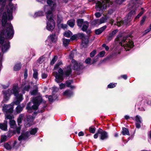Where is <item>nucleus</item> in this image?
Listing matches in <instances>:
<instances>
[{"label": "nucleus", "instance_id": "nucleus-1", "mask_svg": "<svg viewBox=\"0 0 151 151\" xmlns=\"http://www.w3.org/2000/svg\"><path fill=\"white\" fill-rule=\"evenodd\" d=\"M14 9V6L12 3H10L7 7V14L6 12L3 13L2 20V24L3 26H5L6 27L5 30L2 31L0 34V37L3 38L4 36L8 39H11L13 35V27L11 24L6 23L7 17L9 20L12 19V12Z\"/></svg>", "mask_w": 151, "mask_h": 151}, {"label": "nucleus", "instance_id": "nucleus-2", "mask_svg": "<svg viewBox=\"0 0 151 151\" xmlns=\"http://www.w3.org/2000/svg\"><path fill=\"white\" fill-rule=\"evenodd\" d=\"M30 88V86L28 85L25 87L22 86L19 89L17 86H14L11 90H8L4 92V98L3 101L6 102L9 99L11 94H13L16 97L17 101L15 102L14 103L16 105L19 104L20 101L23 99L22 95L20 93H19L20 91H22L23 93H24L25 91H28Z\"/></svg>", "mask_w": 151, "mask_h": 151}, {"label": "nucleus", "instance_id": "nucleus-3", "mask_svg": "<svg viewBox=\"0 0 151 151\" xmlns=\"http://www.w3.org/2000/svg\"><path fill=\"white\" fill-rule=\"evenodd\" d=\"M71 72V69L70 66L68 67L67 69L64 71V73L63 70L61 68H59L58 70V73L55 72L53 73V75L55 78V81L57 83L62 81L64 79V75H65L67 76H68Z\"/></svg>", "mask_w": 151, "mask_h": 151}, {"label": "nucleus", "instance_id": "nucleus-4", "mask_svg": "<svg viewBox=\"0 0 151 151\" xmlns=\"http://www.w3.org/2000/svg\"><path fill=\"white\" fill-rule=\"evenodd\" d=\"M42 101V98L41 96L33 99L27 105L26 109L27 110V111L29 113H31L32 109L36 110L37 109L40 103Z\"/></svg>", "mask_w": 151, "mask_h": 151}, {"label": "nucleus", "instance_id": "nucleus-5", "mask_svg": "<svg viewBox=\"0 0 151 151\" xmlns=\"http://www.w3.org/2000/svg\"><path fill=\"white\" fill-rule=\"evenodd\" d=\"M46 14L47 19L46 29L49 31H52L55 27V23L54 20L55 15L51 14L49 12H47Z\"/></svg>", "mask_w": 151, "mask_h": 151}, {"label": "nucleus", "instance_id": "nucleus-6", "mask_svg": "<svg viewBox=\"0 0 151 151\" xmlns=\"http://www.w3.org/2000/svg\"><path fill=\"white\" fill-rule=\"evenodd\" d=\"M119 44L121 46L124 47L126 51L129 50L133 46V42L128 39L127 37H124Z\"/></svg>", "mask_w": 151, "mask_h": 151}, {"label": "nucleus", "instance_id": "nucleus-7", "mask_svg": "<svg viewBox=\"0 0 151 151\" xmlns=\"http://www.w3.org/2000/svg\"><path fill=\"white\" fill-rule=\"evenodd\" d=\"M102 3L98 1L96 4V9L97 10L100 11L106 9V7L109 6L110 4H111L110 0H102Z\"/></svg>", "mask_w": 151, "mask_h": 151}, {"label": "nucleus", "instance_id": "nucleus-8", "mask_svg": "<svg viewBox=\"0 0 151 151\" xmlns=\"http://www.w3.org/2000/svg\"><path fill=\"white\" fill-rule=\"evenodd\" d=\"M47 3L48 5H46L44 7V11L46 14L47 12H49L51 14H53L52 12L56 6V3L51 0H47Z\"/></svg>", "mask_w": 151, "mask_h": 151}, {"label": "nucleus", "instance_id": "nucleus-9", "mask_svg": "<svg viewBox=\"0 0 151 151\" xmlns=\"http://www.w3.org/2000/svg\"><path fill=\"white\" fill-rule=\"evenodd\" d=\"M19 141V143H17L16 141H15L14 142L5 143L4 144V147L7 150H11L13 148H17L19 147V144L21 143V141Z\"/></svg>", "mask_w": 151, "mask_h": 151}, {"label": "nucleus", "instance_id": "nucleus-10", "mask_svg": "<svg viewBox=\"0 0 151 151\" xmlns=\"http://www.w3.org/2000/svg\"><path fill=\"white\" fill-rule=\"evenodd\" d=\"M37 132V129L36 128L32 129L30 131V133L29 132H27L24 134H22L18 138L19 141L26 139L30 134H35Z\"/></svg>", "mask_w": 151, "mask_h": 151}, {"label": "nucleus", "instance_id": "nucleus-11", "mask_svg": "<svg viewBox=\"0 0 151 151\" xmlns=\"http://www.w3.org/2000/svg\"><path fill=\"white\" fill-rule=\"evenodd\" d=\"M14 103H12L10 105L4 104L3 107L2 111L4 112L7 113H12L13 112Z\"/></svg>", "mask_w": 151, "mask_h": 151}, {"label": "nucleus", "instance_id": "nucleus-12", "mask_svg": "<svg viewBox=\"0 0 151 151\" xmlns=\"http://www.w3.org/2000/svg\"><path fill=\"white\" fill-rule=\"evenodd\" d=\"M98 133L100 134V137L101 140H103L106 139L108 137L107 133L101 129L98 130Z\"/></svg>", "mask_w": 151, "mask_h": 151}, {"label": "nucleus", "instance_id": "nucleus-13", "mask_svg": "<svg viewBox=\"0 0 151 151\" xmlns=\"http://www.w3.org/2000/svg\"><path fill=\"white\" fill-rule=\"evenodd\" d=\"M107 18L106 16L103 17L101 18L100 20H95L92 23L94 25H96L104 23L106 22Z\"/></svg>", "mask_w": 151, "mask_h": 151}, {"label": "nucleus", "instance_id": "nucleus-14", "mask_svg": "<svg viewBox=\"0 0 151 151\" xmlns=\"http://www.w3.org/2000/svg\"><path fill=\"white\" fill-rule=\"evenodd\" d=\"M34 119V118L32 116H29L27 120V121L25 123V126L27 127L31 125L32 124Z\"/></svg>", "mask_w": 151, "mask_h": 151}, {"label": "nucleus", "instance_id": "nucleus-15", "mask_svg": "<svg viewBox=\"0 0 151 151\" xmlns=\"http://www.w3.org/2000/svg\"><path fill=\"white\" fill-rule=\"evenodd\" d=\"M72 65H73L74 69L75 70H78L79 69L81 68L82 65L81 63H76L74 60H72Z\"/></svg>", "mask_w": 151, "mask_h": 151}, {"label": "nucleus", "instance_id": "nucleus-16", "mask_svg": "<svg viewBox=\"0 0 151 151\" xmlns=\"http://www.w3.org/2000/svg\"><path fill=\"white\" fill-rule=\"evenodd\" d=\"M57 36L55 35H52L48 37L47 41L51 42H54L57 40Z\"/></svg>", "mask_w": 151, "mask_h": 151}, {"label": "nucleus", "instance_id": "nucleus-17", "mask_svg": "<svg viewBox=\"0 0 151 151\" xmlns=\"http://www.w3.org/2000/svg\"><path fill=\"white\" fill-rule=\"evenodd\" d=\"M7 122L6 121L4 122L3 123H0V129H1L6 131L7 129Z\"/></svg>", "mask_w": 151, "mask_h": 151}, {"label": "nucleus", "instance_id": "nucleus-18", "mask_svg": "<svg viewBox=\"0 0 151 151\" xmlns=\"http://www.w3.org/2000/svg\"><path fill=\"white\" fill-rule=\"evenodd\" d=\"M106 28V26H104L98 29L95 30V33L96 35H99Z\"/></svg>", "mask_w": 151, "mask_h": 151}, {"label": "nucleus", "instance_id": "nucleus-19", "mask_svg": "<svg viewBox=\"0 0 151 151\" xmlns=\"http://www.w3.org/2000/svg\"><path fill=\"white\" fill-rule=\"evenodd\" d=\"M9 48V44L8 42L4 44L2 47V52H5Z\"/></svg>", "mask_w": 151, "mask_h": 151}, {"label": "nucleus", "instance_id": "nucleus-20", "mask_svg": "<svg viewBox=\"0 0 151 151\" xmlns=\"http://www.w3.org/2000/svg\"><path fill=\"white\" fill-rule=\"evenodd\" d=\"M24 115L23 114H20L19 116L17 118V122L18 125H19V124L22 123V121L23 119Z\"/></svg>", "mask_w": 151, "mask_h": 151}, {"label": "nucleus", "instance_id": "nucleus-21", "mask_svg": "<svg viewBox=\"0 0 151 151\" xmlns=\"http://www.w3.org/2000/svg\"><path fill=\"white\" fill-rule=\"evenodd\" d=\"M88 27V23L87 22H83L82 29L83 31H86Z\"/></svg>", "mask_w": 151, "mask_h": 151}, {"label": "nucleus", "instance_id": "nucleus-22", "mask_svg": "<svg viewBox=\"0 0 151 151\" xmlns=\"http://www.w3.org/2000/svg\"><path fill=\"white\" fill-rule=\"evenodd\" d=\"M73 94L72 91L69 90H66L63 93V95L67 97H70Z\"/></svg>", "mask_w": 151, "mask_h": 151}, {"label": "nucleus", "instance_id": "nucleus-23", "mask_svg": "<svg viewBox=\"0 0 151 151\" xmlns=\"http://www.w3.org/2000/svg\"><path fill=\"white\" fill-rule=\"evenodd\" d=\"M67 24L71 27H73L75 24V20L73 19L70 20L67 22Z\"/></svg>", "mask_w": 151, "mask_h": 151}, {"label": "nucleus", "instance_id": "nucleus-24", "mask_svg": "<svg viewBox=\"0 0 151 151\" xmlns=\"http://www.w3.org/2000/svg\"><path fill=\"white\" fill-rule=\"evenodd\" d=\"M21 68V64L20 63H18L16 64L14 66V70L15 71L18 70L20 69Z\"/></svg>", "mask_w": 151, "mask_h": 151}, {"label": "nucleus", "instance_id": "nucleus-25", "mask_svg": "<svg viewBox=\"0 0 151 151\" xmlns=\"http://www.w3.org/2000/svg\"><path fill=\"white\" fill-rule=\"evenodd\" d=\"M72 35V32L69 31H66L63 33V35L65 36L68 37H70Z\"/></svg>", "mask_w": 151, "mask_h": 151}, {"label": "nucleus", "instance_id": "nucleus-26", "mask_svg": "<svg viewBox=\"0 0 151 151\" xmlns=\"http://www.w3.org/2000/svg\"><path fill=\"white\" fill-rule=\"evenodd\" d=\"M70 41V40L63 38V42L64 45L65 47L67 46L69 44Z\"/></svg>", "mask_w": 151, "mask_h": 151}, {"label": "nucleus", "instance_id": "nucleus-27", "mask_svg": "<svg viewBox=\"0 0 151 151\" xmlns=\"http://www.w3.org/2000/svg\"><path fill=\"white\" fill-rule=\"evenodd\" d=\"M9 124L11 127L12 128L15 127L16 126L15 121L14 120H10Z\"/></svg>", "mask_w": 151, "mask_h": 151}, {"label": "nucleus", "instance_id": "nucleus-28", "mask_svg": "<svg viewBox=\"0 0 151 151\" xmlns=\"http://www.w3.org/2000/svg\"><path fill=\"white\" fill-rule=\"evenodd\" d=\"M135 120L136 122L139 123H141L142 122V120L141 117L138 115L136 116L135 117Z\"/></svg>", "mask_w": 151, "mask_h": 151}, {"label": "nucleus", "instance_id": "nucleus-29", "mask_svg": "<svg viewBox=\"0 0 151 151\" xmlns=\"http://www.w3.org/2000/svg\"><path fill=\"white\" fill-rule=\"evenodd\" d=\"M122 134L124 135H129V132L128 130L125 128H123V131L122 132Z\"/></svg>", "mask_w": 151, "mask_h": 151}, {"label": "nucleus", "instance_id": "nucleus-30", "mask_svg": "<svg viewBox=\"0 0 151 151\" xmlns=\"http://www.w3.org/2000/svg\"><path fill=\"white\" fill-rule=\"evenodd\" d=\"M44 15L42 11H39L35 13L34 15V17L43 16Z\"/></svg>", "mask_w": 151, "mask_h": 151}, {"label": "nucleus", "instance_id": "nucleus-31", "mask_svg": "<svg viewBox=\"0 0 151 151\" xmlns=\"http://www.w3.org/2000/svg\"><path fill=\"white\" fill-rule=\"evenodd\" d=\"M118 30H115L114 31H113L111 33H110L109 36V39H110V38L112 37L113 36H114L116 34Z\"/></svg>", "mask_w": 151, "mask_h": 151}, {"label": "nucleus", "instance_id": "nucleus-32", "mask_svg": "<svg viewBox=\"0 0 151 151\" xmlns=\"http://www.w3.org/2000/svg\"><path fill=\"white\" fill-rule=\"evenodd\" d=\"M83 19H78L77 21L78 25L79 27H81L82 24H83Z\"/></svg>", "mask_w": 151, "mask_h": 151}, {"label": "nucleus", "instance_id": "nucleus-33", "mask_svg": "<svg viewBox=\"0 0 151 151\" xmlns=\"http://www.w3.org/2000/svg\"><path fill=\"white\" fill-rule=\"evenodd\" d=\"M23 110V107L20 106H18L16 108V112L17 113H19Z\"/></svg>", "mask_w": 151, "mask_h": 151}, {"label": "nucleus", "instance_id": "nucleus-34", "mask_svg": "<svg viewBox=\"0 0 151 151\" xmlns=\"http://www.w3.org/2000/svg\"><path fill=\"white\" fill-rule=\"evenodd\" d=\"M7 137L6 135H2L1 136V142H2L6 141L7 140Z\"/></svg>", "mask_w": 151, "mask_h": 151}, {"label": "nucleus", "instance_id": "nucleus-35", "mask_svg": "<svg viewBox=\"0 0 151 151\" xmlns=\"http://www.w3.org/2000/svg\"><path fill=\"white\" fill-rule=\"evenodd\" d=\"M72 81H68L66 82V86L67 87H70L71 88H74V86L72 87L71 85L70 84L72 83Z\"/></svg>", "mask_w": 151, "mask_h": 151}, {"label": "nucleus", "instance_id": "nucleus-36", "mask_svg": "<svg viewBox=\"0 0 151 151\" xmlns=\"http://www.w3.org/2000/svg\"><path fill=\"white\" fill-rule=\"evenodd\" d=\"M38 73L36 70H34V73L33 74V77L35 79H37L38 78Z\"/></svg>", "mask_w": 151, "mask_h": 151}, {"label": "nucleus", "instance_id": "nucleus-37", "mask_svg": "<svg viewBox=\"0 0 151 151\" xmlns=\"http://www.w3.org/2000/svg\"><path fill=\"white\" fill-rule=\"evenodd\" d=\"M127 24V22H124V21H120L119 22L118 21L116 22V24L118 26L120 27V26L122 24Z\"/></svg>", "mask_w": 151, "mask_h": 151}, {"label": "nucleus", "instance_id": "nucleus-38", "mask_svg": "<svg viewBox=\"0 0 151 151\" xmlns=\"http://www.w3.org/2000/svg\"><path fill=\"white\" fill-rule=\"evenodd\" d=\"M85 62L87 64L91 65L92 64L91 59L89 58L86 60Z\"/></svg>", "mask_w": 151, "mask_h": 151}, {"label": "nucleus", "instance_id": "nucleus-39", "mask_svg": "<svg viewBox=\"0 0 151 151\" xmlns=\"http://www.w3.org/2000/svg\"><path fill=\"white\" fill-rule=\"evenodd\" d=\"M63 20V18L62 16L60 15H58L57 17V20L58 23H60Z\"/></svg>", "mask_w": 151, "mask_h": 151}, {"label": "nucleus", "instance_id": "nucleus-40", "mask_svg": "<svg viewBox=\"0 0 151 151\" xmlns=\"http://www.w3.org/2000/svg\"><path fill=\"white\" fill-rule=\"evenodd\" d=\"M14 118L13 116L11 115H7L5 116V119H9L10 120H12Z\"/></svg>", "mask_w": 151, "mask_h": 151}, {"label": "nucleus", "instance_id": "nucleus-41", "mask_svg": "<svg viewBox=\"0 0 151 151\" xmlns=\"http://www.w3.org/2000/svg\"><path fill=\"white\" fill-rule=\"evenodd\" d=\"M57 59V57L56 56H55L54 58L52 59V60H51L50 64H51L53 65L55 63Z\"/></svg>", "mask_w": 151, "mask_h": 151}, {"label": "nucleus", "instance_id": "nucleus-42", "mask_svg": "<svg viewBox=\"0 0 151 151\" xmlns=\"http://www.w3.org/2000/svg\"><path fill=\"white\" fill-rule=\"evenodd\" d=\"M95 130L96 128L95 127H90L89 128V132L92 133H94L95 132Z\"/></svg>", "mask_w": 151, "mask_h": 151}, {"label": "nucleus", "instance_id": "nucleus-43", "mask_svg": "<svg viewBox=\"0 0 151 151\" xmlns=\"http://www.w3.org/2000/svg\"><path fill=\"white\" fill-rule=\"evenodd\" d=\"M96 53V50H94L93 51H92L90 53V56L92 58L95 55Z\"/></svg>", "mask_w": 151, "mask_h": 151}, {"label": "nucleus", "instance_id": "nucleus-44", "mask_svg": "<svg viewBox=\"0 0 151 151\" xmlns=\"http://www.w3.org/2000/svg\"><path fill=\"white\" fill-rule=\"evenodd\" d=\"M88 42V40L87 38H83L82 40V43L85 44H87Z\"/></svg>", "mask_w": 151, "mask_h": 151}, {"label": "nucleus", "instance_id": "nucleus-45", "mask_svg": "<svg viewBox=\"0 0 151 151\" xmlns=\"http://www.w3.org/2000/svg\"><path fill=\"white\" fill-rule=\"evenodd\" d=\"M105 52L104 51H102L100 52L98 56L100 57H103L105 54Z\"/></svg>", "mask_w": 151, "mask_h": 151}, {"label": "nucleus", "instance_id": "nucleus-46", "mask_svg": "<svg viewBox=\"0 0 151 151\" xmlns=\"http://www.w3.org/2000/svg\"><path fill=\"white\" fill-rule=\"evenodd\" d=\"M41 76L42 79H45L47 77V75L46 73H42V74Z\"/></svg>", "mask_w": 151, "mask_h": 151}, {"label": "nucleus", "instance_id": "nucleus-47", "mask_svg": "<svg viewBox=\"0 0 151 151\" xmlns=\"http://www.w3.org/2000/svg\"><path fill=\"white\" fill-rule=\"evenodd\" d=\"M60 88L61 89H62L65 88V84L63 83H61L59 85Z\"/></svg>", "mask_w": 151, "mask_h": 151}, {"label": "nucleus", "instance_id": "nucleus-48", "mask_svg": "<svg viewBox=\"0 0 151 151\" xmlns=\"http://www.w3.org/2000/svg\"><path fill=\"white\" fill-rule=\"evenodd\" d=\"M115 85L114 84L110 83L108 86V87L109 88H112L114 87Z\"/></svg>", "mask_w": 151, "mask_h": 151}, {"label": "nucleus", "instance_id": "nucleus-49", "mask_svg": "<svg viewBox=\"0 0 151 151\" xmlns=\"http://www.w3.org/2000/svg\"><path fill=\"white\" fill-rule=\"evenodd\" d=\"M61 64H62V62L61 61L59 62V63H58L56 64V65H55L54 67L55 69H57L58 68V66Z\"/></svg>", "mask_w": 151, "mask_h": 151}, {"label": "nucleus", "instance_id": "nucleus-50", "mask_svg": "<svg viewBox=\"0 0 151 151\" xmlns=\"http://www.w3.org/2000/svg\"><path fill=\"white\" fill-rule=\"evenodd\" d=\"M37 90L36 89L30 92V93L32 95H35L37 93Z\"/></svg>", "mask_w": 151, "mask_h": 151}, {"label": "nucleus", "instance_id": "nucleus-51", "mask_svg": "<svg viewBox=\"0 0 151 151\" xmlns=\"http://www.w3.org/2000/svg\"><path fill=\"white\" fill-rule=\"evenodd\" d=\"M146 18V17L145 16H144L142 17V18L140 24L141 25H142L144 24Z\"/></svg>", "mask_w": 151, "mask_h": 151}, {"label": "nucleus", "instance_id": "nucleus-52", "mask_svg": "<svg viewBox=\"0 0 151 151\" xmlns=\"http://www.w3.org/2000/svg\"><path fill=\"white\" fill-rule=\"evenodd\" d=\"M97 56H96L95 58L93 59L91 61L92 64L96 62L97 61Z\"/></svg>", "mask_w": 151, "mask_h": 151}, {"label": "nucleus", "instance_id": "nucleus-53", "mask_svg": "<svg viewBox=\"0 0 151 151\" xmlns=\"http://www.w3.org/2000/svg\"><path fill=\"white\" fill-rule=\"evenodd\" d=\"M124 1V0H116V3L118 4H120Z\"/></svg>", "mask_w": 151, "mask_h": 151}, {"label": "nucleus", "instance_id": "nucleus-54", "mask_svg": "<svg viewBox=\"0 0 151 151\" xmlns=\"http://www.w3.org/2000/svg\"><path fill=\"white\" fill-rule=\"evenodd\" d=\"M6 0H0V4L4 5L5 4Z\"/></svg>", "mask_w": 151, "mask_h": 151}, {"label": "nucleus", "instance_id": "nucleus-55", "mask_svg": "<svg viewBox=\"0 0 151 151\" xmlns=\"http://www.w3.org/2000/svg\"><path fill=\"white\" fill-rule=\"evenodd\" d=\"M141 123H139L136 122V128H140L141 127Z\"/></svg>", "mask_w": 151, "mask_h": 151}, {"label": "nucleus", "instance_id": "nucleus-56", "mask_svg": "<svg viewBox=\"0 0 151 151\" xmlns=\"http://www.w3.org/2000/svg\"><path fill=\"white\" fill-rule=\"evenodd\" d=\"M95 15L97 18H99L101 16V15L100 13L97 12L95 14Z\"/></svg>", "mask_w": 151, "mask_h": 151}, {"label": "nucleus", "instance_id": "nucleus-57", "mask_svg": "<svg viewBox=\"0 0 151 151\" xmlns=\"http://www.w3.org/2000/svg\"><path fill=\"white\" fill-rule=\"evenodd\" d=\"M77 37L76 35H73L71 37L70 39L72 40H74L76 39Z\"/></svg>", "mask_w": 151, "mask_h": 151}, {"label": "nucleus", "instance_id": "nucleus-58", "mask_svg": "<svg viewBox=\"0 0 151 151\" xmlns=\"http://www.w3.org/2000/svg\"><path fill=\"white\" fill-rule=\"evenodd\" d=\"M37 1L42 4H44L45 2V0H36Z\"/></svg>", "mask_w": 151, "mask_h": 151}, {"label": "nucleus", "instance_id": "nucleus-59", "mask_svg": "<svg viewBox=\"0 0 151 151\" xmlns=\"http://www.w3.org/2000/svg\"><path fill=\"white\" fill-rule=\"evenodd\" d=\"M28 76L27 70H25L24 74V78H26Z\"/></svg>", "mask_w": 151, "mask_h": 151}, {"label": "nucleus", "instance_id": "nucleus-60", "mask_svg": "<svg viewBox=\"0 0 151 151\" xmlns=\"http://www.w3.org/2000/svg\"><path fill=\"white\" fill-rule=\"evenodd\" d=\"M48 99L50 101H52L53 99V97L51 96H49L48 97Z\"/></svg>", "mask_w": 151, "mask_h": 151}, {"label": "nucleus", "instance_id": "nucleus-61", "mask_svg": "<svg viewBox=\"0 0 151 151\" xmlns=\"http://www.w3.org/2000/svg\"><path fill=\"white\" fill-rule=\"evenodd\" d=\"M99 134V133H98V130L97 131V132L94 135V138L95 139H96L98 137V134Z\"/></svg>", "mask_w": 151, "mask_h": 151}, {"label": "nucleus", "instance_id": "nucleus-62", "mask_svg": "<svg viewBox=\"0 0 151 151\" xmlns=\"http://www.w3.org/2000/svg\"><path fill=\"white\" fill-rule=\"evenodd\" d=\"M83 135L84 134L82 132H80L78 134V135L79 136H83Z\"/></svg>", "mask_w": 151, "mask_h": 151}, {"label": "nucleus", "instance_id": "nucleus-63", "mask_svg": "<svg viewBox=\"0 0 151 151\" xmlns=\"http://www.w3.org/2000/svg\"><path fill=\"white\" fill-rule=\"evenodd\" d=\"M151 30V28H150V27H149V28L147 29V30H146L145 31V33H148V32H149L150 30Z\"/></svg>", "mask_w": 151, "mask_h": 151}, {"label": "nucleus", "instance_id": "nucleus-64", "mask_svg": "<svg viewBox=\"0 0 151 151\" xmlns=\"http://www.w3.org/2000/svg\"><path fill=\"white\" fill-rule=\"evenodd\" d=\"M121 77L123 78L124 79H126L127 78V76L126 75H122L121 76Z\"/></svg>", "mask_w": 151, "mask_h": 151}]
</instances>
